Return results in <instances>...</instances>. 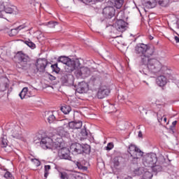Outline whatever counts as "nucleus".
Masks as SVG:
<instances>
[{
  "mask_svg": "<svg viewBox=\"0 0 179 179\" xmlns=\"http://www.w3.org/2000/svg\"><path fill=\"white\" fill-rule=\"evenodd\" d=\"M35 65L38 67L39 72H45V68L48 65V61L45 59H38Z\"/></svg>",
  "mask_w": 179,
  "mask_h": 179,
  "instance_id": "9d476101",
  "label": "nucleus"
},
{
  "mask_svg": "<svg viewBox=\"0 0 179 179\" xmlns=\"http://www.w3.org/2000/svg\"><path fill=\"white\" fill-rule=\"evenodd\" d=\"M89 90V85L85 82L79 83L76 89L77 93L83 94L86 93Z\"/></svg>",
  "mask_w": 179,
  "mask_h": 179,
  "instance_id": "ddd939ff",
  "label": "nucleus"
},
{
  "mask_svg": "<svg viewBox=\"0 0 179 179\" xmlns=\"http://www.w3.org/2000/svg\"><path fill=\"white\" fill-rule=\"evenodd\" d=\"M66 123V127H69L70 129H80L82 128V121L69 122L67 120Z\"/></svg>",
  "mask_w": 179,
  "mask_h": 179,
  "instance_id": "dca6fc26",
  "label": "nucleus"
},
{
  "mask_svg": "<svg viewBox=\"0 0 179 179\" xmlns=\"http://www.w3.org/2000/svg\"><path fill=\"white\" fill-rule=\"evenodd\" d=\"M174 40L176 41V43H179V37L178 36H175Z\"/></svg>",
  "mask_w": 179,
  "mask_h": 179,
  "instance_id": "864d4df0",
  "label": "nucleus"
},
{
  "mask_svg": "<svg viewBox=\"0 0 179 179\" xmlns=\"http://www.w3.org/2000/svg\"><path fill=\"white\" fill-rule=\"evenodd\" d=\"M134 173L136 176H142L145 173L143 168H138L134 171Z\"/></svg>",
  "mask_w": 179,
  "mask_h": 179,
  "instance_id": "f704fd0d",
  "label": "nucleus"
},
{
  "mask_svg": "<svg viewBox=\"0 0 179 179\" xmlns=\"http://www.w3.org/2000/svg\"><path fill=\"white\" fill-rule=\"evenodd\" d=\"M12 136L15 139H20V138H22V133L17 130H13Z\"/></svg>",
  "mask_w": 179,
  "mask_h": 179,
  "instance_id": "2f4dec72",
  "label": "nucleus"
},
{
  "mask_svg": "<svg viewBox=\"0 0 179 179\" xmlns=\"http://www.w3.org/2000/svg\"><path fill=\"white\" fill-rule=\"evenodd\" d=\"M29 93H30V91H29Z\"/></svg>",
  "mask_w": 179,
  "mask_h": 179,
  "instance_id": "69168bd1",
  "label": "nucleus"
},
{
  "mask_svg": "<svg viewBox=\"0 0 179 179\" xmlns=\"http://www.w3.org/2000/svg\"><path fill=\"white\" fill-rule=\"evenodd\" d=\"M60 157L64 159L65 160H72V157H71V151L66 148H62L59 151Z\"/></svg>",
  "mask_w": 179,
  "mask_h": 179,
  "instance_id": "4468645a",
  "label": "nucleus"
},
{
  "mask_svg": "<svg viewBox=\"0 0 179 179\" xmlns=\"http://www.w3.org/2000/svg\"><path fill=\"white\" fill-rule=\"evenodd\" d=\"M82 2H83V3H85L86 5H87V3H90V2H93L94 0H81Z\"/></svg>",
  "mask_w": 179,
  "mask_h": 179,
  "instance_id": "49530a36",
  "label": "nucleus"
},
{
  "mask_svg": "<svg viewBox=\"0 0 179 179\" xmlns=\"http://www.w3.org/2000/svg\"><path fill=\"white\" fill-rule=\"evenodd\" d=\"M4 86H5V88H6V89H8V87H9V83H4Z\"/></svg>",
  "mask_w": 179,
  "mask_h": 179,
  "instance_id": "5fc2aeb1",
  "label": "nucleus"
},
{
  "mask_svg": "<svg viewBox=\"0 0 179 179\" xmlns=\"http://www.w3.org/2000/svg\"><path fill=\"white\" fill-rule=\"evenodd\" d=\"M54 113H55V111H47L45 112V117L48 120V122H49V124H52V122H54L55 121L57 120V117H55V115H54Z\"/></svg>",
  "mask_w": 179,
  "mask_h": 179,
  "instance_id": "a211bd4d",
  "label": "nucleus"
},
{
  "mask_svg": "<svg viewBox=\"0 0 179 179\" xmlns=\"http://www.w3.org/2000/svg\"><path fill=\"white\" fill-rule=\"evenodd\" d=\"M134 54L137 58H139L141 65L147 66L149 72L156 76L157 75H166L170 78L171 70L163 66L159 60L152 58L153 55H156V48L153 45L138 43L134 47Z\"/></svg>",
  "mask_w": 179,
  "mask_h": 179,
  "instance_id": "f257e3e1",
  "label": "nucleus"
},
{
  "mask_svg": "<svg viewBox=\"0 0 179 179\" xmlns=\"http://www.w3.org/2000/svg\"><path fill=\"white\" fill-rule=\"evenodd\" d=\"M16 10L17 8L15 6H8L7 2L5 4V8H4L5 13H9V14L16 13Z\"/></svg>",
  "mask_w": 179,
  "mask_h": 179,
  "instance_id": "412c9836",
  "label": "nucleus"
},
{
  "mask_svg": "<svg viewBox=\"0 0 179 179\" xmlns=\"http://www.w3.org/2000/svg\"><path fill=\"white\" fill-rule=\"evenodd\" d=\"M40 164H41L40 161H38V166H40Z\"/></svg>",
  "mask_w": 179,
  "mask_h": 179,
  "instance_id": "bf43d9fd",
  "label": "nucleus"
},
{
  "mask_svg": "<svg viewBox=\"0 0 179 179\" xmlns=\"http://www.w3.org/2000/svg\"><path fill=\"white\" fill-rule=\"evenodd\" d=\"M117 110L115 109V107H114V104H109V110L108 113H115Z\"/></svg>",
  "mask_w": 179,
  "mask_h": 179,
  "instance_id": "37998d69",
  "label": "nucleus"
},
{
  "mask_svg": "<svg viewBox=\"0 0 179 179\" xmlns=\"http://www.w3.org/2000/svg\"><path fill=\"white\" fill-rule=\"evenodd\" d=\"M50 170H51V166L50 165H45L44 166V177L47 178L48 177V174H50Z\"/></svg>",
  "mask_w": 179,
  "mask_h": 179,
  "instance_id": "473e14b6",
  "label": "nucleus"
},
{
  "mask_svg": "<svg viewBox=\"0 0 179 179\" xmlns=\"http://www.w3.org/2000/svg\"><path fill=\"white\" fill-rule=\"evenodd\" d=\"M102 13L106 19H111L115 16V8L113 6H107L103 9Z\"/></svg>",
  "mask_w": 179,
  "mask_h": 179,
  "instance_id": "1a4fd4ad",
  "label": "nucleus"
},
{
  "mask_svg": "<svg viewBox=\"0 0 179 179\" xmlns=\"http://www.w3.org/2000/svg\"><path fill=\"white\" fill-rule=\"evenodd\" d=\"M69 179H78L75 175H70Z\"/></svg>",
  "mask_w": 179,
  "mask_h": 179,
  "instance_id": "3c124183",
  "label": "nucleus"
},
{
  "mask_svg": "<svg viewBox=\"0 0 179 179\" xmlns=\"http://www.w3.org/2000/svg\"><path fill=\"white\" fill-rule=\"evenodd\" d=\"M61 111H62V113L64 114H69V113L72 111V108L69 105H64L61 107Z\"/></svg>",
  "mask_w": 179,
  "mask_h": 179,
  "instance_id": "bb28decb",
  "label": "nucleus"
},
{
  "mask_svg": "<svg viewBox=\"0 0 179 179\" xmlns=\"http://www.w3.org/2000/svg\"><path fill=\"white\" fill-rule=\"evenodd\" d=\"M76 166L79 170H83V171H86L87 170V166H84L82 164V162H77Z\"/></svg>",
  "mask_w": 179,
  "mask_h": 179,
  "instance_id": "72a5a7b5",
  "label": "nucleus"
},
{
  "mask_svg": "<svg viewBox=\"0 0 179 179\" xmlns=\"http://www.w3.org/2000/svg\"><path fill=\"white\" fill-rule=\"evenodd\" d=\"M61 80L63 83H69V79L68 78V75H64L61 78Z\"/></svg>",
  "mask_w": 179,
  "mask_h": 179,
  "instance_id": "79ce46f5",
  "label": "nucleus"
},
{
  "mask_svg": "<svg viewBox=\"0 0 179 179\" xmlns=\"http://www.w3.org/2000/svg\"><path fill=\"white\" fill-rule=\"evenodd\" d=\"M57 62H62V64H64V65H66L65 71L69 73H71V72H73V71L78 69V68L80 66V62L79 61V59H71L66 56H60L57 59Z\"/></svg>",
  "mask_w": 179,
  "mask_h": 179,
  "instance_id": "7ed1b4c3",
  "label": "nucleus"
},
{
  "mask_svg": "<svg viewBox=\"0 0 179 179\" xmlns=\"http://www.w3.org/2000/svg\"><path fill=\"white\" fill-rule=\"evenodd\" d=\"M122 162V157H115L113 159V164L115 167H118Z\"/></svg>",
  "mask_w": 179,
  "mask_h": 179,
  "instance_id": "c756f323",
  "label": "nucleus"
},
{
  "mask_svg": "<svg viewBox=\"0 0 179 179\" xmlns=\"http://www.w3.org/2000/svg\"><path fill=\"white\" fill-rule=\"evenodd\" d=\"M176 125H177V120L173 121L172 125L169 127L173 134H174V128L176 127Z\"/></svg>",
  "mask_w": 179,
  "mask_h": 179,
  "instance_id": "c03bdc74",
  "label": "nucleus"
},
{
  "mask_svg": "<svg viewBox=\"0 0 179 179\" xmlns=\"http://www.w3.org/2000/svg\"><path fill=\"white\" fill-rule=\"evenodd\" d=\"M8 146V139L5 138H1V148H6Z\"/></svg>",
  "mask_w": 179,
  "mask_h": 179,
  "instance_id": "a19ab883",
  "label": "nucleus"
},
{
  "mask_svg": "<svg viewBox=\"0 0 179 179\" xmlns=\"http://www.w3.org/2000/svg\"><path fill=\"white\" fill-rule=\"evenodd\" d=\"M148 38H149V40H153V36H152V35H150L149 36H148Z\"/></svg>",
  "mask_w": 179,
  "mask_h": 179,
  "instance_id": "6e6d98bb",
  "label": "nucleus"
},
{
  "mask_svg": "<svg viewBox=\"0 0 179 179\" xmlns=\"http://www.w3.org/2000/svg\"><path fill=\"white\" fill-rule=\"evenodd\" d=\"M164 122H167V117H164Z\"/></svg>",
  "mask_w": 179,
  "mask_h": 179,
  "instance_id": "13d9d810",
  "label": "nucleus"
},
{
  "mask_svg": "<svg viewBox=\"0 0 179 179\" xmlns=\"http://www.w3.org/2000/svg\"><path fill=\"white\" fill-rule=\"evenodd\" d=\"M60 179H69V176L66 172L59 173Z\"/></svg>",
  "mask_w": 179,
  "mask_h": 179,
  "instance_id": "58836bf2",
  "label": "nucleus"
},
{
  "mask_svg": "<svg viewBox=\"0 0 179 179\" xmlns=\"http://www.w3.org/2000/svg\"><path fill=\"white\" fill-rule=\"evenodd\" d=\"M143 163L145 167H152L157 163V155L155 153L147 154L143 159Z\"/></svg>",
  "mask_w": 179,
  "mask_h": 179,
  "instance_id": "0eeeda50",
  "label": "nucleus"
},
{
  "mask_svg": "<svg viewBox=\"0 0 179 179\" xmlns=\"http://www.w3.org/2000/svg\"><path fill=\"white\" fill-rule=\"evenodd\" d=\"M150 167L154 173H159L162 171L163 169L162 166L159 164H154L152 165V166H150Z\"/></svg>",
  "mask_w": 179,
  "mask_h": 179,
  "instance_id": "7c9ffc66",
  "label": "nucleus"
},
{
  "mask_svg": "<svg viewBox=\"0 0 179 179\" xmlns=\"http://www.w3.org/2000/svg\"><path fill=\"white\" fill-rule=\"evenodd\" d=\"M48 78L50 79V80H55V79H56L55 76H54L51 74H48Z\"/></svg>",
  "mask_w": 179,
  "mask_h": 179,
  "instance_id": "de8ad7c7",
  "label": "nucleus"
},
{
  "mask_svg": "<svg viewBox=\"0 0 179 179\" xmlns=\"http://www.w3.org/2000/svg\"><path fill=\"white\" fill-rule=\"evenodd\" d=\"M22 29H24V25H20L15 29H10V31H8V35L10 37H15V36H17V33H19V30H22Z\"/></svg>",
  "mask_w": 179,
  "mask_h": 179,
  "instance_id": "aec40b11",
  "label": "nucleus"
},
{
  "mask_svg": "<svg viewBox=\"0 0 179 179\" xmlns=\"http://www.w3.org/2000/svg\"><path fill=\"white\" fill-rule=\"evenodd\" d=\"M24 44L28 45V47H29V48H32V50H34V48H36V44H34V43H33L31 41H30V39H29L28 41H25Z\"/></svg>",
  "mask_w": 179,
  "mask_h": 179,
  "instance_id": "c9c22d12",
  "label": "nucleus"
},
{
  "mask_svg": "<svg viewBox=\"0 0 179 179\" xmlns=\"http://www.w3.org/2000/svg\"><path fill=\"white\" fill-rule=\"evenodd\" d=\"M114 148V144L113 143H108L106 147V150H111Z\"/></svg>",
  "mask_w": 179,
  "mask_h": 179,
  "instance_id": "a18cd8bd",
  "label": "nucleus"
},
{
  "mask_svg": "<svg viewBox=\"0 0 179 179\" xmlns=\"http://www.w3.org/2000/svg\"><path fill=\"white\" fill-rule=\"evenodd\" d=\"M113 26L117 31L124 33L128 29V22H126L122 19H119L115 21Z\"/></svg>",
  "mask_w": 179,
  "mask_h": 179,
  "instance_id": "6e6552de",
  "label": "nucleus"
},
{
  "mask_svg": "<svg viewBox=\"0 0 179 179\" xmlns=\"http://www.w3.org/2000/svg\"><path fill=\"white\" fill-rule=\"evenodd\" d=\"M57 24H58V22H55V21H50L47 23H45V26H48V27H55V26H57Z\"/></svg>",
  "mask_w": 179,
  "mask_h": 179,
  "instance_id": "4c0bfd02",
  "label": "nucleus"
},
{
  "mask_svg": "<svg viewBox=\"0 0 179 179\" xmlns=\"http://www.w3.org/2000/svg\"><path fill=\"white\" fill-rule=\"evenodd\" d=\"M4 178H6V179H15V178L13 177L12 173L10 172H9V171H7L4 174Z\"/></svg>",
  "mask_w": 179,
  "mask_h": 179,
  "instance_id": "ea45409f",
  "label": "nucleus"
},
{
  "mask_svg": "<svg viewBox=\"0 0 179 179\" xmlns=\"http://www.w3.org/2000/svg\"><path fill=\"white\" fill-rule=\"evenodd\" d=\"M80 139H87V136H89V130L86 129L85 127L80 131Z\"/></svg>",
  "mask_w": 179,
  "mask_h": 179,
  "instance_id": "cd10ccee",
  "label": "nucleus"
},
{
  "mask_svg": "<svg viewBox=\"0 0 179 179\" xmlns=\"http://www.w3.org/2000/svg\"><path fill=\"white\" fill-rule=\"evenodd\" d=\"M144 1V6L147 8V9H152V8H156L157 5V0H143Z\"/></svg>",
  "mask_w": 179,
  "mask_h": 179,
  "instance_id": "f3484780",
  "label": "nucleus"
},
{
  "mask_svg": "<svg viewBox=\"0 0 179 179\" xmlns=\"http://www.w3.org/2000/svg\"><path fill=\"white\" fill-rule=\"evenodd\" d=\"M157 120L159 122H162V121H163V117L160 116L159 113H157Z\"/></svg>",
  "mask_w": 179,
  "mask_h": 179,
  "instance_id": "09e8293b",
  "label": "nucleus"
},
{
  "mask_svg": "<svg viewBox=\"0 0 179 179\" xmlns=\"http://www.w3.org/2000/svg\"><path fill=\"white\" fill-rule=\"evenodd\" d=\"M19 96L21 100H23V99H27V97H31L32 95L29 94V88L25 87L22 90V91L19 94Z\"/></svg>",
  "mask_w": 179,
  "mask_h": 179,
  "instance_id": "6ab92c4d",
  "label": "nucleus"
},
{
  "mask_svg": "<svg viewBox=\"0 0 179 179\" xmlns=\"http://www.w3.org/2000/svg\"><path fill=\"white\" fill-rule=\"evenodd\" d=\"M128 152L130 155V161L132 164H138V160L143 156V151L134 144L129 146Z\"/></svg>",
  "mask_w": 179,
  "mask_h": 179,
  "instance_id": "39448f33",
  "label": "nucleus"
},
{
  "mask_svg": "<svg viewBox=\"0 0 179 179\" xmlns=\"http://www.w3.org/2000/svg\"><path fill=\"white\" fill-rule=\"evenodd\" d=\"M34 160H37V159H34Z\"/></svg>",
  "mask_w": 179,
  "mask_h": 179,
  "instance_id": "0e129e2a",
  "label": "nucleus"
},
{
  "mask_svg": "<svg viewBox=\"0 0 179 179\" xmlns=\"http://www.w3.org/2000/svg\"><path fill=\"white\" fill-rule=\"evenodd\" d=\"M143 135L142 134V131H138V138H143Z\"/></svg>",
  "mask_w": 179,
  "mask_h": 179,
  "instance_id": "603ef678",
  "label": "nucleus"
},
{
  "mask_svg": "<svg viewBox=\"0 0 179 179\" xmlns=\"http://www.w3.org/2000/svg\"><path fill=\"white\" fill-rule=\"evenodd\" d=\"M82 148H81V155L83 153H85V155H90L91 148L90 145L87 144H81Z\"/></svg>",
  "mask_w": 179,
  "mask_h": 179,
  "instance_id": "4be33fe9",
  "label": "nucleus"
},
{
  "mask_svg": "<svg viewBox=\"0 0 179 179\" xmlns=\"http://www.w3.org/2000/svg\"><path fill=\"white\" fill-rule=\"evenodd\" d=\"M104 0H94V2H103Z\"/></svg>",
  "mask_w": 179,
  "mask_h": 179,
  "instance_id": "4d7b16f0",
  "label": "nucleus"
},
{
  "mask_svg": "<svg viewBox=\"0 0 179 179\" xmlns=\"http://www.w3.org/2000/svg\"><path fill=\"white\" fill-rule=\"evenodd\" d=\"M108 94H110V90H108L107 87H101L97 92V97L98 99H104V97H107Z\"/></svg>",
  "mask_w": 179,
  "mask_h": 179,
  "instance_id": "2eb2a0df",
  "label": "nucleus"
},
{
  "mask_svg": "<svg viewBox=\"0 0 179 179\" xmlns=\"http://www.w3.org/2000/svg\"><path fill=\"white\" fill-rule=\"evenodd\" d=\"M161 76H158L157 78L156 79V82H157V85H158V86H159L160 87H163V86H166V85L167 84V78L168 79H171L172 76L171 74H170V78H169V76H167L166 75L165 76H162V74H160Z\"/></svg>",
  "mask_w": 179,
  "mask_h": 179,
  "instance_id": "f8f14e48",
  "label": "nucleus"
},
{
  "mask_svg": "<svg viewBox=\"0 0 179 179\" xmlns=\"http://www.w3.org/2000/svg\"><path fill=\"white\" fill-rule=\"evenodd\" d=\"M121 13H119V14H118V15H121Z\"/></svg>",
  "mask_w": 179,
  "mask_h": 179,
  "instance_id": "052dcab7",
  "label": "nucleus"
},
{
  "mask_svg": "<svg viewBox=\"0 0 179 179\" xmlns=\"http://www.w3.org/2000/svg\"><path fill=\"white\" fill-rule=\"evenodd\" d=\"M91 81L94 85H101V77L100 76H92L91 77Z\"/></svg>",
  "mask_w": 179,
  "mask_h": 179,
  "instance_id": "5701e85b",
  "label": "nucleus"
},
{
  "mask_svg": "<svg viewBox=\"0 0 179 179\" xmlns=\"http://www.w3.org/2000/svg\"><path fill=\"white\" fill-rule=\"evenodd\" d=\"M6 2L5 1H0V17H3V13H5V5Z\"/></svg>",
  "mask_w": 179,
  "mask_h": 179,
  "instance_id": "a878e982",
  "label": "nucleus"
},
{
  "mask_svg": "<svg viewBox=\"0 0 179 179\" xmlns=\"http://www.w3.org/2000/svg\"><path fill=\"white\" fill-rule=\"evenodd\" d=\"M146 71H148V69L140 70V72L141 73H143L144 75H149L148 72H146Z\"/></svg>",
  "mask_w": 179,
  "mask_h": 179,
  "instance_id": "8fccbe9b",
  "label": "nucleus"
},
{
  "mask_svg": "<svg viewBox=\"0 0 179 179\" xmlns=\"http://www.w3.org/2000/svg\"><path fill=\"white\" fill-rule=\"evenodd\" d=\"M16 58H17L19 62L17 64V68L20 69H24L27 71L28 73L31 75H35L37 72H39L37 66L34 64H30L29 62V56L26 55L22 52H17L16 54Z\"/></svg>",
  "mask_w": 179,
  "mask_h": 179,
  "instance_id": "f03ea898",
  "label": "nucleus"
},
{
  "mask_svg": "<svg viewBox=\"0 0 179 179\" xmlns=\"http://www.w3.org/2000/svg\"><path fill=\"white\" fill-rule=\"evenodd\" d=\"M57 139H55L56 141H54V138H43L41 141V145L43 149H51L52 150H59L61 152V150L62 149V146L61 145V138Z\"/></svg>",
  "mask_w": 179,
  "mask_h": 179,
  "instance_id": "20e7f679",
  "label": "nucleus"
},
{
  "mask_svg": "<svg viewBox=\"0 0 179 179\" xmlns=\"http://www.w3.org/2000/svg\"><path fill=\"white\" fill-rule=\"evenodd\" d=\"M157 3H158L159 6L166 8L169 6V3H170V0H157Z\"/></svg>",
  "mask_w": 179,
  "mask_h": 179,
  "instance_id": "c85d7f7f",
  "label": "nucleus"
},
{
  "mask_svg": "<svg viewBox=\"0 0 179 179\" xmlns=\"http://www.w3.org/2000/svg\"><path fill=\"white\" fill-rule=\"evenodd\" d=\"M51 68L52 69V71L56 72V73H58V72H59L61 71V69H59V67H58V63L52 64Z\"/></svg>",
  "mask_w": 179,
  "mask_h": 179,
  "instance_id": "e433bc0d",
  "label": "nucleus"
},
{
  "mask_svg": "<svg viewBox=\"0 0 179 179\" xmlns=\"http://www.w3.org/2000/svg\"><path fill=\"white\" fill-rule=\"evenodd\" d=\"M90 75V70L87 67H83L80 71V76H89Z\"/></svg>",
  "mask_w": 179,
  "mask_h": 179,
  "instance_id": "393cba45",
  "label": "nucleus"
},
{
  "mask_svg": "<svg viewBox=\"0 0 179 179\" xmlns=\"http://www.w3.org/2000/svg\"><path fill=\"white\" fill-rule=\"evenodd\" d=\"M70 150L73 155H82V144L79 143H72L70 145Z\"/></svg>",
  "mask_w": 179,
  "mask_h": 179,
  "instance_id": "9b49d317",
  "label": "nucleus"
},
{
  "mask_svg": "<svg viewBox=\"0 0 179 179\" xmlns=\"http://www.w3.org/2000/svg\"><path fill=\"white\" fill-rule=\"evenodd\" d=\"M146 85H149L148 83H146Z\"/></svg>",
  "mask_w": 179,
  "mask_h": 179,
  "instance_id": "e2e57ef3",
  "label": "nucleus"
},
{
  "mask_svg": "<svg viewBox=\"0 0 179 179\" xmlns=\"http://www.w3.org/2000/svg\"><path fill=\"white\" fill-rule=\"evenodd\" d=\"M144 83H146V81H143Z\"/></svg>",
  "mask_w": 179,
  "mask_h": 179,
  "instance_id": "680f3d73",
  "label": "nucleus"
},
{
  "mask_svg": "<svg viewBox=\"0 0 179 179\" xmlns=\"http://www.w3.org/2000/svg\"><path fill=\"white\" fill-rule=\"evenodd\" d=\"M112 3L114 5V7L117 9H120L124 5V0H113Z\"/></svg>",
  "mask_w": 179,
  "mask_h": 179,
  "instance_id": "b1692460",
  "label": "nucleus"
},
{
  "mask_svg": "<svg viewBox=\"0 0 179 179\" xmlns=\"http://www.w3.org/2000/svg\"><path fill=\"white\" fill-rule=\"evenodd\" d=\"M62 122L63 126L59 127L56 129V132L59 136L61 138H69V126H66L68 124V120L64 119L60 120Z\"/></svg>",
  "mask_w": 179,
  "mask_h": 179,
  "instance_id": "423d86ee",
  "label": "nucleus"
}]
</instances>
